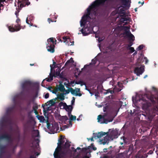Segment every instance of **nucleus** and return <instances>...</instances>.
<instances>
[{
    "mask_svg": "<svg viewBox=\"0 0 158 158\" xmlns=\"http://www.w3.org/2000/svg\"><path fill=\"white\" fill-rule=\"evenodd\" d=\"M128 50H130L131 53L135 51L134 48L132 47L129 48Z\"/></svg>",
    "mask_w": 158,
    "mask_h": 158,
    "instance_id": "obj_47",
    "label": "nucleus"
},
{
    "mask_svg": "<svg viewBox=\"0 0 158 158\" xmlns=\"http://www.w3.org/2000/svg\"><path fill=\"white\" fill-rule=\"evenodd\" d=\"M50 104L51 105H53L55 104V101H53V100H51L49 101Z\"/></svg>",
    "mask_w": 158,
    "mask_h": 158,
    "instance_id": "obj_46",
    "label": "nucleus"
},
{
    "mask_svg": "<svg viewBox=\"0 0 158 158\" xmlns=\"http://www.w3.org/2000/svg\"><path fill=\"white\" fill-rule=\"evenodd\" d=\"M97 59L95 58L94 59H92V62L90 63V64H95L97 62Z\"/></svg>",
    "mask_w": 158,
    "mask_h": 158,
    "instance_id": "obj_37",
    "label": "nucleus"
},
{
    "mask_svg": "<svg viewBox=\"0 0 158 158\" xmlns=\"http://www.w3.org/2000/svg\"><path fill=\"white\" fill-rule=\"evenodd\" d=\"M60 104H62L64 106V108L67 112L72 111L73 109V107L72 105H67L65 103L61 102Z\"/></svg>",
    "mask_w": 158,
    "mask_h": 158,
    "instance_id": "obj_18",
    "label": "nucleus"
},
{
    "mask_svg": "<svg viewBox=\"0 0 158 158\" xmlns=\"http://www.w3.org/2000/svg\"><path fill=\"white\" fill-rule=\"evenodd\" d=\"M26 23L29 24V25H30L31 26L32 25V24L31 23V24L30 23H31V22L30 21H29L28 20V18H27V19H26Z\"/></svg>",
    "mask_w": 158,
    "mask_h": 158,
    "instance_id": "obj_53",
    "label": "nucleus"
},
{
    "mask_svg": "<svg viewBox=\"0 0 158 158\" xmlns=\"http://www.w3.org/2000/svg\"><path fill=\"white\" fill-rule=\"evenodd\" d=\"M143 66H140V67H137L135 68L134 71L136 73L137 76H139L142 74L144 71V68Z\"/></svg>",
    "mask_w": 158,
    "mask_h": 158,
    "instance_id": "obj_12",
    "label": "nucleus"
},
{
    "mask_svg": "<svg viewBox=\"0 0 158 158\" xmlns=\"http://www.w3.org/2000/svg\"><path fill=\"white\" fill-rule=\"evenodd\" d=\"M53 66H54V67H52V65H50V67H51V70H52V69L54 68L55 66V64H56V62H55L54 61V60H53Z\"/></svg>",
    "mask_w": 158,
    "mask_h": 158,
    "instance_id": "obj_49",
    "label": "nucleus"
},
{
    "mask_svg": "<svg viewBox=\"0 0 158 158\" xmlns=\"http://www.w3.org/2000/svg\"><path fill=\"white\" fill-rule=\"evenodd\" d=\"M38 118L41 122H44V121H45L44 118L43 116L38 115Z\"/></svg>",
    "mask_w": 158,
    "mask_h": 158,
    "instance_id": "obj_29",
    "label": "nucleus"
},
{
    "mask_svg": "<svg viewBox=\"0 0 158 158\" xmlns=\"http://www.w3.org/2000/svg\"><path fill=\"white\" fill-rule=\"evenodd\" d=\"M114 90L118 92L120 91L122 89H120L119 88H118L117 86L115 87L114 88Z\"/></svg>",
    "mask_w": 158,
    "mask_h": 158,
    "instance_id": "obj_43",
    "label": "nucleus"
},
{
    "mask_svg": "<svg viewBox=\"0 0 158 158\" xmlns=\"http://www.w3.org/2000/svg\"><path fill=\"white\" fill-rule=\"evenodd\" d=\"M23 110L27 112V118L29 120L27 121V123L31 122V121L34 120V118L31 115L33 112V110H31V106L30 102H28L26 106L23 107Z\"/></svg>",
    "mask_w": 158,
    "mask_h": 158,
    "instance_id": "obj_4",
    "label": "nucleus"
},
{
    "mask_svg": "<svg viewBox=\"0 0 158 158\" xmlns=\"http://www.w3.org/2000/svg\"><path fill=\"white\" fill-rule=\"evenodd\" d=\"M81 83L80 84L81 85V86H82L84 85H85V83L84 81H81Z\"/></svg>",
    "mask_w": 158,
    "mask_h": 158,
    "instance_id": "obj_61",
    "label": "nucleus"
},
{
    "mask_svg": "<svg viewBox=\"0 0 158 158\" xmlns=\"http://www.w3.org/2000/svg\"><path fill=\"white\" fill-rule=\"evenodd\" d=\"M109 136L112 139L117 138L118 137V132L117 131L113 130L110 132Z\"/></svg>",
    "mask_w": 158,
    "mask_h": 158,
    "instance_id": "obj_15",
    "label": "nucleus"
},
{
    "mask_svg": "<svg viewBox=\"0 0 158 158\" xmlns=\"http://www.w3.org/2000/svg\"><path fill=\"white\" fill-rule=\"evenodd\" d=\"M38 85V83L36 82L26 81L22 84L21 87L23 91H28L31 87H34Z\"/></svg>",
    "mask_w": 158,
    "mask_h": 158,
    "instance_id": "obj_3",
    "label": "nucleus"
},
{
    "mask_svg": "<svg viewBox=\"0 0 158 158\" xmlns=\"http://www.w3.org/2000/svg\"><path fill=\"white\" fill-rule=\"evenodd\" d=\"M153 153V151L152 150H150L148 152V154H152Z\"/></svg>",
    "mask_w": 158,
    "mask_h": 158,
    "instance_id": "obj_62",
    "label": "nucleus"
},
{
    "mask_svg": "<svg viewBox=\"0 0 158 158\" xmlns=\"http://www.w3.org/2000/svg\"><path fill=\"white\" fill-rule=\"evenodd\" d=\"M47 42H48V44L51 43H53V44H54V39L53 38H50L48 39Z\"/></svg>",
    "mask_w": 158,
    "mask_h": 158,
    "instance_id": "obj_31",
    "label": "nucleus"
},
{
    "mask_svg": "<svg viewBox=\"0 0 158 158\" xmlns=\"http://www.w3.org/2000/svg\"><path fill=\"white\" fill-rule=\"evenodd\" d=\"M55 45L53 43H49L47 45L46 48L48 51L51 53H53L55 51Z\"/></svg>",
    "mask_w": 158,
    "mask_h": 158,
    "instance_id": "obj_13",
    "label": "nucleus"
},
{
    "mask_svg": "<svg viewBox=\"0 0 158 158\" xmlns=\"http://www.w3.org/2000/svg\"><path fill=\"white\" fill-rule=\"evenodd\" d=\"M70 92L71 94H75L76 93L78 92H79L80 91V88H76V89L74 90L73 88H70Z\"/></svg>",
    "mask_w": 158,
    "mask_h": 158,
    "instance_id": "obj_23",
    "label": "nucleus"
},
{
    "mask_svg": "<svg viewBox=\"0 0 158 158\" xmlns=\"http://www.w3.org/2000/svg\"><path fill=\"white\" fill-rule=\"evenodd\" d=\"M91 146L92 147V149L94 150L95 151L97 150V148L94 147V143H92L91 144V146H88V148H83V149L85 151H86L87 150L89 149V148L91 147Z\"/></svg>",
    "mask_w": 158,
    "mask_h": 158,
    "instance_id": "obj_24",
    "label": "nucleus"
},
{
    "mask_svg": "<svg viewBox=\"0 0 158 158\" xmlns=\"http://www.w3.org/2000/svg\"><path fill=\"white\" fill-rule=\"evenodd\" d=\"M14 109V106L8 108L6 111V115L10 117L11 114L13 112Z\"/></svg>",
    "mask_w": 158,
    "mask_h": 158,
    "instance_id": "obj_16",
    "label": "nucleus"
},
{
    "mask_svg": "<svg viewBox=\"0 0 158 158\" xmlns=\"http://www.w3.org/2000/svg\"><path fill=\"white\" fill-rule=\"evenodd\" d=\"M9 117L7 115L2 117L0 121V126L1 130H3L7 126V124L10 121Z\"/></svg>",
    "mask_w": 158,
    "mask_h": 158,
    "instance_id": "obj_5",
    "label": "nucleus"
},
{
    "mask_svg": "<svg viewBox=\"0 0 158 158\" xmlns=\"http://www.w3.org/2000/svg\"><path fill=\"white\" fill-rule=\"evenodd\" d=\"M140 100L143 101V102L142 103V107L143 109H148L151 105L150 102H149L143 97L140 98Z\"/></svg>",
    "mask_w": 158,
    "mask_h": 158,
    "instance_id": "obj_9",
    "label": "nucleus"
},
{
    "mask_svg": "<svg viewBox=\"0 0 158 158\" xmlns=\"http://www.w3.org/2000/svg\"><path fill=\"white\" fill-rule=\"evenodd\" d=\"M70 63V60H67V61L66 62V63L65 64V66H66L67 65L69 64V63Z\"/></svg>",
    "mask_w": 158,
    "mask_h": 158,
    "instance_id": "obj_63",
    "label": "nucleus"
},
{
    "mask_svg": "<svg viewBox=\"0 0 158 158\" xmlns=\"http://www.w3.org/2000/svg\"><path fill=\"white\" fill-rule=\"evenodd\" d=\"M58 98L61 100H63L64 99V94H61L57 95Z\"/></svg>",
    "mask_w": 158,
    "mask_h": 158,
    "instance_id": "obj_27",
    "label": "nucleus"
},
{
    "mask_svg": "<svg viewBox=\"0 0 158 158\" xmlns=\"http://www.w3.org/2000/svg\"><path fill=\"white\" fill-rule=\"evenodd\" d=\"M62 143L61 141L58 143V148L56 149L54 153L55 158H66L68 156L69 151L63 148V146L61 145Z\"/></svg>",
    "mask_w": 158,
    "mask_h": 158,
    "instance_id": "obj_2",
    "label": "nucleus"
},
{
    "mask_svg": "<svg viewBox=\"0 0 158 158\" xmlns=\"http://www.w3.org/2000/svg\"><path fill=\"white\" fill-rule=\"evenodd\" d=\"M106 134L108 135V132ZM110 137L109 135H107L105 137H104L103 139H102V140H101V141L102 142V143L103 145L107 143H108L109 140V138Z\"/></svg>",
    "mask_w": 158,
    "mask_h": 158,
    "instance_id": "obj_21",
    "label": "nucleus"
},
{
    "mask_svg": "<svg viewBox=\"0 0 158 158\" xmlns=\"http://www.w3.org/2000/svg\"><path fill=\"white\" fill-rule=\"evenodd\" d=\"M98 122L101 124H107L108 122H111L113 120V118H111L110 119L105 118L104 115H99L98 116L97 118Z\"/></svg>",
    "mask_w": 158,
    "mask_h": 158,
    "instance_id": "obj_6",
    "label": "nucleus"
},
{
    "mask_svg": "<svg viewBox=\"0 0 158 158\" xmlns=\"http://www.w3.org/2000/svg\"><path fill=\"white\" fill-rule=\"evenodd\" d=\"M70 60V63H73L74 62V61L73 60V58L72 57L70 58V60Z\"/></svg>",
    "mask_w": 158,
    "mask_h": 158,
    "instance_id": "obj_64",
    "label": "nucleus"
},
{
    "mask_svg": "<svg viewBox=\"0 0 158 158\" xmlns=\"http://www.w3.org/2000/svg\"><path fill=\"white\" fill-rule=\"evenodd\" d=\"M56 74L57 76H60V70H58L56 72Z\"/></svg>",
    "mask_w": 158,
    "mask_h": 158,
    "instance_id": "obj_56",
    "label": "nucleus"
},
{
    "mask_svg": "<svg viewBox=\"0 0 158 158\" xmlns=\"http://www.w3.org/2000/svg\"><path fill=\"white\" fill-rule=\"evenodd\" d=\"M58 91V90L56 88V89L52 91V93H53L56 94L57 92Z\"/></svg>",
    "mask_w": 158,
    "mask_h": 158,
    "instance_id": "obj_52",
    "label": "nucleus"
},
{
    "mask_svg": "<svg viewBox=\"0 0 158 158\" xmlns=\"http://www.w3.org/2000/svg\"><path fill=\"white\" fill-rule=\"evenodd\" d=\"M55 74L54 73H50V74L49 78H47L45 79H44L43 80V81H42V84H41L43 86V85H42L43 83L44 82V81L45 80H46V81L48 82H49L51 81H52L53 79V77L55 76Z\"/></svg>",
    "mask_w": 158,
    "mask_h": 158,
    "instance_id": "obj_22",
    "label": "nucleus"
},
{
    "mask_svg": "<svg viewBox=\"0 0 158 158\" xmlns=\"http://www.w3.org/2000/svg\"><path fill=\"white\" fill-rule=\"evenodd\" d=\"M110 93L112 94V91L111 90H110V89H109L107 90L106 92V93H104L105 94H106L109 93Z\"/></svg>",
    "mask_w": 158,
    "mask_h": 158,
    "instance_id": "obj_50",
    "label": "nucleus"
},
{
    "mask_svg": "<svg viewBox=\"0 0 158 158\" xmlns=\"http://www.w3.org/2000/svg\"><path fill=\"white\" fill-rule=\"evenodd\" d=\"M24 132L25 133L27 131V127H26V124L24 125Z\"/></svg>",
    "mask_w": 158,
    "mask_h": 158,
    "instance_id": "obj_48",
    "label": "nucleus"
},
{
    "mask_svg": "<svg viewBox=\"0 0 158 158\" xmlns=\"http://www.w3.org/2000/svg\"><path fill=\"white\" fill-rule=\"evenodd\" d=\"M86 23V21H85V20L81 19L80 21V25L81 27H82L85 25V24Z\"/></svg>",
    "mask_w": 158,
    "mask_h": 158,
    "instance_id": "obj_30",
    "label": "nucleus"
},
{
    "mask_svg": "<svg viewBox=\"0 0 158 158\" xmlns=\"http://www.w3.org/2000/svg\"><path fill=\"white\" fill-rule=\"evenodd\" d=\"M125 34L129 38L130 40L133 41L135 40L134 36L129 31H126L125 32Z\"/></svg>",
    "mask_w": 158,
    "mask_h": 158,
    "instance_id": "obj_19",
    "label": "nucleus"
},
{
    "mask_svg": "<svg viewBox=\"0 0 158 158\" xmlns=\"http://www.w3.org/2000/svg\"><path fill=\"white\" fill-rule=\"evenodd\" d=\"M76 117L75 116H73L72 115H71L69 118V120L71 121L75 120L76 119Z\"/></svg>",
    "mask_w": 158,
    "mask_h": 158,
    "instance_id": "obj_36",
    "label": "nucleus"
},
{
    "mask_svg": "<svg viewBox=\"0 0 158 158\" xmlns=\"http://www.w3.org/2000/svg\"><path fill=\"white\" fill-rule=\"evenodd\" d=\"M64 91L66 92V93L65 94H68L69 93V92H70V88H69L68 90H66L65 89V90H64Z\"/></svg>",
    "mask_w": 158,
    "mask_h": 158,
    "instance_id": "obj_57",
    "label": "nucleus"
},
{
    "mask_svg": "<svg viewBox=\"0 0 158 158\" xmlns=\"http://www.w3.org/2000/svg\"><path fill=\"white\" fill-rule=\"evenodd\" d=\"M80 31L82 33V34H83V35H84V36H86V35H87V34H86V33H85V30H84V29H81L80 30Z\"/></svg>",
    "mask_w": 158,
    "mask_h": 158,
    "instance_id": "obj_40",
    "label": "nucleus"
},
{
    "mask_svg": "<svg viewBox=\"0 0 158 158\" xmlns=\"http://www.w3.org/2000/svg\"><path fill=\"white\" fill-rule=\"evenodd\" d=\"M118 86L119 88H120V89H122L123 88V84L122 83H120L119 82H118Z\"/></svg>",
    "mask_w": 158,
    "mask_h": 158,
    "instance_id": "obj_42",
    "label": "nucleus"
},
{
    "mask_svg": "<svg viewBox=\"0 0 158 158\" xmlns=\"http://www.w3.org/2000/svg\"><path fill=\"white\" fill-rule=\"evenodd\" d=\"M49 94L48 93L44 95V98L46 99L48 98L49 97Z\"/></svg>",
    "mask_w": 158,
    "mask_h": 158,
    "instance_id": "obj_54",
    "label": "nucleus"
},
{
    "mask_svg": "<svg viewBox=\"0 0 158 158\" xmlns=\"http://www.w3.org/2000/svg\"><path fill=\"white\" fill-rule=\"evenodd\" d=\"M93 28L92 27L90 26L89 27L87 26L84 28L85 32V33L88 34L87 35L91 33L92 31H93L94 34H95V32L93 31Z\"/></svg>",
    "mask_w": 158,
    "mask_h": 158,
    "instance_id": "obj_20",
    "label": "nucleus"
},
{
    "mask_svg": "<svg viewBox=\"0 0 158 158\" xmlns=\"http://www.w3.org/2000/svg\"><path fill=\"white\" fill-rule=\"evenodd\" d=\"M62 121L64 122V123L67 124V122L69 120L68 117L66 116H63L62 118Z\"/></svg>",
    "mask_w": 158,
    "mask_h": 158,
    "instance_id": "obj_28",
    "label": "nucleus"
},
{
    "mask_svg": "<svg viewBox=\"0 0 158 158\" xmlns=\"http://www.w3.org/2000/svg\"><path fill=\"white\" fill-rule=\"evenodd\" d=\"M5 139L8 142L11 144V146H12L13 140L11 136L7 134H4L0 135V140Z\"/></svg>",
    "mask_w": 158,
    "mask_h": 158,
    "instance_id": "obj_7",
    "label": "nucleus"
},
{
    "mask_svg": "<svg viewBox=\"0 0 158 158\" xmlns=\"http://www.w3.org/2000/svg\"><path fill=\"white\" fill-rule=\"evenodd\" d=\"M20 10L19 9V8H16V11H15V15H16L17 18H18L19 13L20 11Z\"/></svg>",
    "mask_w": 158,
    "mask_h": 158,
    "instance_id": "obj_39",
    "label": "nucleus"
},
{
    "mask_svg": "<svg viewBox=\"0 0 158 158\" xmlns=\"http://www.w3.org/2000/svg\"><path fill=\"white\" fill-rule=\"evenodd\" d=\"M34 131H35V132L34 133V134L35 135V137H38L39 136V131L38 130H33Z\"/></svg>",
    "mask_w": 158,
    "mask_h": 158,
    "instance_id": "obj_35",
    "label": "nucleus"
},
{
    "mask_svg": "<svg viewBox=\"0 0 158 158\" xmlns=\"http://www.w3.org/2000/svg\"><path fill=\"white\" fill-rule=\"evenodd\" d=\"M20 24H18L17 25H15L14 27L13 26H9L8 28L9 31L11 32L17 31H19L21 29Z\"/></svg>",
    "mask_w": 158,
    "mask_h": 158,
    "instance_id": "obj_11",
    "label": "nucleus"
},
{
    "mask_svg": "<svg viewBox=\"0 0 158 158\" xmlns=\"http://www.w3.org/2000/svg\"><path fill=\"white\" fill-rule=\"evenodd\" d=\"M119 13L120 14H124L125 13V11L123 8H121L119 10Z\"/></svg>",
    "mask_w": 158,
    "mask_h": 158,
    "instance_id": "obj_34",
    "label": "nucleus"
},
{
    "mask_svg": "<svg viewBox=\"0 0 158 158\" xmlns=\"http://www.w3.org/2000/svg\"><path fill=\"white\" fill-rule=\"evenodd\" d=\"M148 99H149L153 104H156V103L158 104V106L156 107V108L158 109V97L156 98L153 95L150 96V98H147Z\"/></svg>",
    "mask_w": 158,
    "mask_h": 158,
    "instance_id": "obj_17",
    "label": "nucleus"
},
{
    "mask_svg": "<svg viewBox=\"0 0 158 158\" xmlns=\"http://www.w3.org/2000/svg\"><path fill=\"white\" fill-rule=\"evenodd\" d=\"M58 90L61 92H64L65 88L64 86L61 84H60L59 87L57 88Z\"/></svg>",
    "mask_w": 158,
    "mask_h": 158,
    "instance_id": "obj_25",
    "label": "nucleus"
},
{
    "mask_svg": "<svg viewBox=\"0 0 158 158\" xmlns=\"http://www.w3.org/2000/svg\"><path fill=\"white\" fill-rule=\"evenodd\" d=\"M135 157L136 158H142L143 156L140 155H136Z\"/></svg>",
    "mask_w": 158,
    "mask_h": 158,
    "instance_id": "obj_58",
    "label": "nucleus"
},
{
    "mask_svg": "<svg viewBox=\"0 0 158 158\" xmlns=\"http://www.w3.org/2000/svg\"><path fill=\"white\" fill-rule=\"evenodd\" d=\"M110 0H96L87 9V13L84 15L82 18V19L86 20L88 19H93L95 18L98 16L97 8L101 5H104L106 2V5L103 6L102 13H105L111 7ZM123 5L125 7L129 8L130 5L128 4L129 0H121Z\"/></svg>",
    "mask_w": 158,
    "mask_h": 158,
    "instance_id": "obj_1",
    "label": "nucleus"
},
{
    "mask_svg": "<svg viewBox=\"0 0 158 158\" xmlns=\"http://www.w3.org/2000/svg\"><path fill=\"white\" fill-rule=\"evenodd\" d=\"M11 156V154L9 152H7V153L5 155V157L6 158H10Z\"/></svg>",
    "mask_w": 158,
    "mask_h": 158,
    "instance_id": "obj_41",
    "label": "nucleus"
},
{
    "mask_svg": "<svg viewBox=\"0 0 158 158\" xmlns=\"http://www.w3.org/2000/svg\"><path fill=\"white\" fill-rule=\"evenodd\" d=\"M30 4V2L28 1V0H23L21 2H19L18 8L21 10L23 7L25 6H28Z\"/></svg>",
    "mask_w": 158,
    "mask_h": 158,
    "instance_id": "obj_10",
    "label": "nucleus"
},
{
    "mask_svg": "<svg viewBox=\"0 0 158 158\" xmlns=\"http://www.w3.org/2000/svg\"><path fill=\"white\" fill-rule=\"evenodd\" d=\"M38 107L37 105L34 106L33 107V111L35 110H37Z\"/></svg>",
    "mask_w": 158,
    "mask_h": 158,
    "instance_id": "obj_51",
    "label": "nucleus"
},
{
    "mask_svg": "<svg viewBox=\"0 0 158 158\" xmlns=\"http://www.w3.org/2000/svg\"><path fill=\"white\" fill-rule=\"evenodd\" d=\"M46 122L47 123V128L50 130L51 128V127H52V126H51V124H50V123H49L48 120V119H47L46 121Z\"/></svg>",
    "mask_w": 158,
    "mask_h": 158,
    "instance_id": "obj_32",
    "label": "nucleus"
},
{
    "mask_svg": "<svg viewBox=\"0 0 158 158\" xmlns=\"http://www.w3.org/2000/svg\"><path fill=\"white\" fill-rule=\"evenodd\" d=\"M144 46L143 45H140L137 49H138L139 50H140L142 49L143 48Z\"/></svg>",
    "mask_w": 158,
    "mask_h": 158,
    "instance_id": "obj_45",
    "label": "nucleus"
},
{
    "mask_svg": "<svg viewBox=\"0 0 158 158\" xmlns=\"http://www.w3.org/2000/svg\"><path fill=\"white\" fill-rule=\"evenodd\" d=\"M52 126L50 130V131L52 132L53 133L56 132L59 129L58 124L57 123H55L52 124Z\"/></svg>",
    "mask_w": 158,
    "mask_h": 158,
    "instance_id": "obj_14",
    "label": "nucleus"
},
{
    "mask_svg": "<svg viewBox=\"0 0 158 158\" xmlns=\"http://www.w3.org/2000/svg\"><path fill=\"white\" fill-rule=\"evenodd\" d=\"M75 98L74 97H73V100L71 101V104L72 105H73L74 104V103L75 102Z\"/></svg>",
    "mask_w": 158,
    "mask_h": 158,
    "instance_id": "obj_59",
    "label": "nucleus"
},
{
    "mask_svg": "<svg viewBox=\"0 0 158 158\" xmlns=\"http://www.w3.org/2000/svg\"><path fill=\"white\" fill-rule=\"evenodd\" d=\"M70 146V143H69L68 141H66L64 145L63 146V148H64L65 149H67L68 151V149H69Z\"/></svg>",
    "mask_w": 158,
    "mask_h": 158,
    "instance_id": "obj_26",
    "label": "nucleus"
},
{
    "mask_svg": "<svg viewBox=\"0 0 158 158\" xmlns=\"http://www.w3.org/2000/svg\"><path fill=\"white\" fill-rule=\"evenodd\" d=\"M42 106L44 109V110H43L44 114V115H45V116L46 113H47L48 112V110H46V109H45L44 106H43V105H42Z\"/></svg>",
    "mask_w": 158,
    "mask_h": 158,
    "instance_id": "obj_44",
    "label": "nucleus"
},
{
    "mask_svg": "<svg viewBox=\"0 0 158 158\" xmlns=\"http://www.w3.org/2000/svg\"><path fill=\"white\" fill-rule=\"evenodd\" d=\"M5 148V146H2L0 147V153H4L5 152L4 151V150Z\"/></svg>",
    "mask_w": 158,
    "mask_h": 158,
    "instance_id": "obj_33",
    "label": "nucleus"
},
{
    "mask_svg": "<svg viewBox=\"0 0 158 158\" xmlns=\"http://www.w3.org/2000/svg\"><path fill=\"white\" fill-rule=\"evenodd\" d=\"M72 121L71 120H69V121H68L69 123V124H68V125L69 127L70 126L71 127L72 126Z\"/></svg>",
    "mask_w": 158,
    "mask_h": 158,
    "instance_id": "obj_55",
    "label": "nucleus"
},
{
    "mask_svg": "<svg viewBox=\"0 0 158 158\" xmlns=\"http://www.w3.org/2000/svg\"><path fill=\"white\" fill-rule=\"evenodd\" d=\"M63 40V41L64 43L67 42L66 40H69L70 39L67 36H63L62 38Z\"/></svg>",
    "mask_w": 158,
    "mask_h": 158,
    "instance_id": "obj_38",
    "label": "nucleus"
},
{
    "mask_svg": "<svg viewBox=\"0 0 158 158\" xmlns=\"http://www.w3.org/2000/svg\"><path fill=\"white\" fill-rule=\"evenodd\" d=\"M18 19H17L16 20V22L18 23L17 25H18V24H19V22H20V19L18 18H17Z\"/></svg>",
    "mask_w": 158,
    "mask_h": 158,
    "instance_id": "obj_60",
    "label": "nucleus"
},
{
    "mask_svg": "<svg viewBox=\"0 0 158 158\" xmlns=\"http://www.w3.org/2000/svg\"><path fill=\"white\" fill-rule=\"evenodd\" d=\"M108 133H106L105 132H103L101 131L98 133H94L93 134L94 137H92L90 139L92 141H94V138L95 139H97L99 138H100L102 137L103 136L107 134Z\"/></svg>",
    "mask_w": 158,
    "mask_h": 158,
    "instance_id": "obj_8",
    "label": "nucleus"
}]
</instances>
